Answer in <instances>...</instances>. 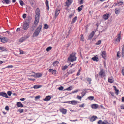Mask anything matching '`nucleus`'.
Instances as JSON below:
<instances>
[{
    "mask_svg": "<svg viewBox=\"0 0 124 124\" xmlns=\"http://www.w3.org/2000/svg\"><path fill=\"white\" fill-rule=\"evenodd\" d=\"M7 40V38L2 37L1 41L2 42L5 43L6 42Z\"/></svg>",
    "mask_w": 124,
    "mask_h": 124,
    "instance_id": "nucleus-15",
    "label": "nucleus"
},
{
    "mask_svg": "<svg viewBox=\"0 0 124 124\" xmlns=\"http://www.w3.org/2000/svg\"><path fill=\"white\" fill-rule=\"evenodd\" d=\"M29 24L26 21H25L23 24V28L24 30H27L29 28Z\"/></svg>",
    "mask_w": 124,
    "mask_h": 124,
    "instance_id": "nucleus-5",
    "label": "nucleus"
},
{
    "mask_svg": "<svg viewBox=\"0 0 124 124\" xmlns=\"http://www.w3.org/2000/svg\"><path fill=\"white\" fill-rule=\"evenodd\" d=\"M122 57L124 56V44L123 46L122 51Z\"/></svg>",
    "mask_w": 124,
    "mask_h": 124,
    "instance_id": "nucleus-27",
    "label": "nucleus"
},
{
    "mask_svg": "<svg viewBox=\"0 0 124 124\" xmlns=\"http://www.w3.org/2000/svg\"><path fill=\"white\" fill-rule=\"evenodd\" d=\"M0 49L2 51H4L5 50V48L2 46L0 47Z\"/></svg>",
    "mask_w": 124,
    "mask_h": 124,
    "instance_id": "nucleus-38",
    "label": "nucleus"
},
{
    "mask_svg": "<svg viewBox=\"0 0 124 124\" xmlns=\"http://www.w3.org/2000/svg\"><path fill=\"white\" fill-rule=\"evenodd\" d=\"M78 91H79V90L78 89L76 90L73 91V93H77V92H78Z\"/></svg>",
    "mask_w": 124,
    "mask_h": 124,
    "instance_id": "nucleus-60",
    "label": "nucleus"
},
{
    "mask_svg": "<svg viewBox=\"0 0 124 124\" xmlns=\"http://www.w3.org/2000/svg\"><path fill=\"white\" fill-rule=\"evenodd\" d=\"M115 13L116 14H118L120 12L119 10H117V9H115Z\"/></svg>",
    "mask_w": 124,
    "mask_h": 124,
    "instance_id": "nucleus-42",
    "label": "nucleus"
},
{
    "mask_svg": "<svg viewBox=\"0 0 124 124\" xmlns=\"http://www.w3.org/2000/svg\"><path fill=\"white\" fill-rule=\"evenodd\" d=\"M40 96L39 95L35 97V100H37V99H39L40 98Z\"/></svg>",
    "mask_w": 124,
    "mask_h": 124,
    "instance_id": "nucleus-49",
    "label": "nucleus"
},
{
    "mask_svg": "<svg viewBox=\"0 0 124 124\" xmlns=\"http://www.w3.org/2000/svg\"><path fill=\"white\" fill-rule=\"evenodd\" d=\"M13 66L12 65H8L7 66L6 68H12L13 67Z\"/></svg>",
    "mask_w": 124,
    "mask_h": 124,
    "instance_id": "nucleus-58",
    "label": "nucleus"
},
{
    "mask_svg": "<svg viewBox=\"0 0 124 124\" xmlns=\"http://www.w3.org/2000/svg\"><path fill=\"white\" fill-rule=\"evenodd\" d=\"M120 39V34H119L118 35L117 38L116 39V41L119 42Z\"/></svg>",
    "mask_w": 124,
    "mask_h": 124,
    "instance_id": "nucleus-24",
    "label": "nucleus"
},
{
    "mask_svg": "<svg viewBox=\"0 0 124 124\" xmlns=\"http://www.w3.org/2000/svg\"><path fill=\"white\" fill-rule=\"evenodd\" d=\"M83 0H81L79 4H82L83 3Z\"/></svg>",
    "mask_w": 124,
    "mask_h": 124,
    "instance_id": "nucleus-63",
    "label": "nucleus"
},
{
    "mask_svg": "<svg viewBox=\"0 0 124 124\" xmlns=\"http://www.w3.org/2000/svg\"><path fill=\"white\" fill-rule=\"evenodd\" d=\"M35 74L36 76V78L41 77L42 76V74L41 73H35Z\"/></svg>",
    "mask_w": 124,
    "mask_h": 124,
    "instance_id": "nucleus-18",
    "label": "nucleus"
},
{
    "mask_svg": "<svg viewBox=\"0 0 124 124\" xmlns=\"http://www.w3.org/2000/svg\"><path fill=\"white\" fill-rule=\"evenodd\" d=\"M5 110H7L8 111L9 110V108L8 106H6L5 108Z\"/></svg>",
    "mask_w": 124,
    "mask_h": 124,
    "instance_id": "nucleus-55",
    "label": "nucleus"
},
{
    "mask_svg": "<svg viewBox=\"0 0 124 124\" xmlns=\"http://www.w3.org/2000/svg\"><path fill=\"white\" fill-rule=\"evenodd\" d=\"M75 53H73L71 54L68 58V60L73 62L76 60V57H75Z\"/></svg>",
    "mask_w": 124,
    "mask_h": 124,
    "instance_id": "nucleus-3",
    "label": "nucleus"
},
{
    "mask_svg": "<svg viewBox=\"0 0 124 124\" xmlns=\"http://www.w3.org/2000/svg\"><path fill=\"white\" fill-rule=\"evenodd\" d=\"M26 14H23L22 16L23 18H24L25 19L26 18Z\"/></svg>",
    "mask_w": 124,
    "mask_h": 124,
    "instance_id": "nucleus-52",
    "label": "nucleus"
},
{
    "mask_svg": "<svg viewBox=\"0 0 124 124\" xmlns=\"http://www.w3.org/2000/svg\"><path fill=\"white\" fill-rule=\"evenodd\" d=\"M36 15L35 16V20L34 22V23L37 25L39 22L40 16V11L39 8L36 9L35 11Z\"/></svg>",
    "mask_w": 124,
    "mask_h": 124,
    "instance_id": "nucleus-1",
    "label": "nucleus"
},
{
    "mask_svg": "<svg viewBox=\"0 0 124 124\" xmlns=\"http://www.w3.org/2000/svg\"><path fill=\"white\" fill-rule=\"evenodd\" d=\"M92 59L94 61H95L96 62L98 61V59L97 57L96 56H94L92 58Z\"/></svg>",
    "mask_w": 124,
    "mask_h": 124,
    "instance_id": "nucleus-23",
    "label": "nucleus"
},
{
    "mask_svg": "<svg viewBox=\"0 0 124 124\" xmlns=\"http://www.w3.org/2000/svg\"><path fill=\"white\" fill-rule=\"evenodd\" d=\"M84 103L82 104L79 106V107H83L84 105Z\"/></svg>",
    "mask_w": 124,
    "mask_h": 124,
    "instance_id": "nucleus-62",
    "label": "nucleus"
},
{
    "mask_svg": "<svg viewBox=\"0 0 124 124\" xmlns=\"http://www.w3.org/2000/svg\"><path fill=\"white\" fill-rule=\"evenodd\" d=\"M52 47L51 46H49L46 49V50L47 51H49L51 49Z\"/></svg>",
    "mask_w": 124,
    "mask_h": 124,
    "instance_id": "nucleus-37",
    "label": "nucleus"
},
{
    "mask_svg": "<svg viewBox=\"0 0 124 124\" xmlns=\"http://www.w3.org/2000/svg\"><path fill=\"white\" fill-rule=\"evenodd\" d=\"M87 81L89 82V84H91V79L90 78H88L87 79Z\"/></svg>",
    "mask_w": 124,
    "mask_h": 124,
    "instance_id": "nucleus-43",
    "label": "nucleus"
},
{
    "mask_svg": "<svg viewBox=\"0 0 124 124\" xmlns=\"http://www.w3.org/2000/svg\"><path fill=\"white\" fill-rule=\"evenodd\" d=\"M60 112H62L63 114H65L67 112V110L64 108H61L60 109Z\"/></svg>",
    "mask_w": 124,
    "mask_h": 124,
    "instance_id": "nucleus-11",
    "label": "nucleus"
},
{
    "mask_svg": "<svg viewBox=\"0 0 124 124\" xmlns=\"http://www.w3.org/2000/svg\"><path fill=\"white\" fill-rule=\"evenodd\" d=\"M63 88H64L63 86H61L59 87L58 89L60 90H62L63 89Z\"/></svg>",
    "mask_w": 124,
    "mask_h": 124,
    "instance_id": "nucleus-46",
    "label": "nucleus"
},
{
    "mask_svg": "<svg viewBox=\"0 0 124 124\" xmlns=\"http://www.w3.org/2000/svg\"><path fill=\"white\" fill-rule=\"evenodd\" d=\"M108 81L109 82L112 83L113 82L114 80L112 77H110L108 78Z\"/></svg>",
    "mask_w": 124,
    "mask_h": 124,
    "instance_id": "nucleus-25",
    "label": "nucleus"
},
{
    "mask_svg": "<svg viewBox=\"0 0 124 124\" xmlns=\"http://www.w3.org/2000/svg\"><path fill=\"white\" fill-rule=\"evenodd\" d=\"M95 32L94 31H92V33L90 34L88 38V39H91L93 37V36L94 35V34H95Z\"/></svg>",
    "mask_w": 124,
    "mask_h": 124,
    "instance_id": "nucleus-10",
    "label": "nucleus"
},
{
    "mask_svg": "<svg viewBox=\"0 0 124 124\" xmlns=\"http://www.w3.org/2000/svg\"><path fill=\"white\" fill-rule=\"evenodd\" d=\"M98 107V105L96 104H93L92 105L91 107L93 109H96Z\"/></svg>",
    "mask_w": 124,
    "mask_h": 124,
    "instance_id": "nucleus-12",
    "label": "nucleus"
},
{
    "mask_svg": "<svg viewBox=\"0 0 124 124\" xmlns=\"http://www.w3.org/2000/svg\"><path fill=\"white\" fill-rule=\"evenodd\" d=\"M75 69H71L69 70L67 72L68 74H72L75 71Z\"/></svg>",
    "mask_w": 124,
    "mask_h": 124,
    "instance_id": "nucleus-13",
    "label": "nucleus"
},
{
    "mask_svg": "<svg viewBox=\"0 0 124 124\" xmlns=\"http://www.w3.org/2000/svg\"><path fill=\"white\" fill-rule=\"evenodd\" d=\"M0 96H2L6 98H8L6 93L4 92H0Z\"/></svg>",
    "mask_w": 124,
    "mask_h": 124,
    "instance_id": "nucleus-7",
    "label": "nucleus"
},
{
    "mask_svg": "<svg viewBox=\"0 0 124 124\" xmlns=\"http://www.w3.org/2000/svg\"><path fill=\"white\" fill-rule=\"evenodd\" d=\"M19 2L20 5L22 6H23V5H24V3L22 1L20 0Z\"/></svg>",
    "mask_w": 124,
    "mask_h": 124,
    "instance_id": "nucleus-36",
    "label": "nucleus"
},
{
    "mask_svg": "<svg viewBox=\"0 0 124 124\" xmlns=\"http://www.w3.org/2000/svg\"><path fill=\"white\" fill-rule=\"evenodd\" d=\"M20 54H23V52L22 50H20Z\"/></svg>",
    "mask_w": 124,
    "mask_h": 124,
    "instance_id": "nucleus-59",
    "label": "nucleus"
},
{
    "mask_svg": "<svg viewBox=\"0 0 124 124\" xmlns=\"http://www.w3.org/2000/svg\"><path fill=\"white\" fill-rule=\"evenodd\" d=\"M122 72L123 75H124V69L122 70Z\"/></svg>",
    "mask_w": 124,
    "mask_h": 124,
    "instance_id": "nucleus-64",
    "label": "nucleus"
},
{
    "mask_svg": "<svg viewBox=\"0 0 124 124\" xmlns=\"http://www.w3.org/2000/svg\"><path fill=\"white\" fill-rule=\"evenodd\" d=\"M17 105L18 107H23V105L21 102H17Z\"/></svg>",
    "mask_w": 124,
    "mask_h": 124,
    "instance_id": "nucleus-26",
    "label": "nucleus"
},
{
    "mask_svg": "<svg viewBox=\"0 0 124 124\" xmlns=\"http://www.w3.org/2000/svg\"><path fill=\"white\" fill-rule=\"evenodd\" d=\"M102 124H108V121L107 120H105L102 123Z\"/></svg>",
    "mask_w": 124,
    "mask_h": 124,
    "instance_id": "nucleus-39",
    "label": "nucleus"
},
{
    "mask_svg": "<svg viewBox=\"0 0 124 124\" xmlns=\"http://www.w3.org/2000/svg\"><path fill=\"white\" fill-rule=\"evenodd\" d=\"M97 117L95 116H93L90 119V121L93 122L95 121L97 119Z\"/></svg>",
    "mask_w": 124,
    "mask_h": 124,
    "instance_id": "nucleus-9",
    "label": "nucleus"
},
{
    "mask_svg": "<svg viewBox=\"0 0 124 124\" xmlns=\"http://www.w3.org/2000/svg\"><path fill=\"white\" fill-rule=\"evenodd\" d=\"M7 93L9 96H10L12 94V93L10 91H9L7 92Z\"/></svg>",
    "mask_w": 124,
    "mask_h": 124,
    "instance_id": "nucleus-44",
    "label": "nucleus"
},
{
    "mask_svg": "<svg viewBox=\"0 0 124 124\" xmlns=\"http://www.w3.org/2000/svg\"><path fill=\"white\" fill-rule=\"evenodd\" d=\"M18 111L20 113L23 112V109H19L18 110Z\"/></svg>",
    "mask_w": 124,
    "mask_h": 124,
    "instance_id": "nucleus-48",
    "label": "nucleus"
},
{
    "mask_svg": "<svg viewBox=\"0 0 124 124\" xmlns=\"http://www.w3.org/2000/svg\"><path fill=\"white\" fill-rule=\"evenodd\" d=\"M51 99V97L49 95L46 96L45 98L44 99V100L45 101H47L50 100Z\"/></svg>",
    "mask_w": 124,
    "mask_h": 124,
    "instance_id": "nucleus-14",
    "label": "nucleus"
},
{
    "mask_svg": "<svg viewBox=\"0 0 124 124\" xmlns=\"http://www.w3.org/2000/svg\"><path fill=\"white\" fill-rule=\"evenodd\" d=\"M83 8V5H81L80 6L78 7V11H80L82 10V8Z\"/></svg>",
    "mask_w": 124,
    "mask_h": 124,
    "instance_id": "nucleus-30",
    "label": "nucleus"
},
{
    "mask_svg": "<svg viewBox=\"0 0 124 124\" xmlns=\"http://www.w3.org/2000/svg\"><path fill=\"white\" fill-rule=\"evenodd\" d=\"M120 107L121 109H124V105L123 104L121 105Z\"/></svg>",
    "mask_w": 124,
    "mask_h": 124,
    "instance_id": "nucleus-57",
    "label": "nucleus"
},
{
    "mask_svg": "<svg viewBox=\"0 0 124 124\" xmlns=\"http://www.w3.org/2000/svg\"><path fill=\"white\" fill-rule=\"evenodd\" d=\"M86 92H87L86 91H82V92L81 93V94L82 97H83L85 95Z\"/></svg>",
    "mask_w": 124,
    "mask_h": 124,
    "instance_id": "nucleus-32",
    "label": "nucleus"
},
{
    "mask_svg": "<svg viewBox=\"0 0 124 124\" xmlns=\"http://www.w3.org/2000/svg\"><path fill=\"white\" fill-rule=\"evenodd\" d=\"M29 2L30 4L32 6H33L34 3V0H29Z\"/></svg>",
    "mask_w": 124,
    "mask_h": 124,
    "instance_id": "nucleus-31",
    "label": "nucleus"
},
{
    "mask_svg": "<svg viewBox=\"0 0 124 124\" xmlns=\"http://www.w3.org/2000/svg\"><path fill=\"white\" fill-rule=\"evenodd\" d=\"M78 102L75 100H72L70 101V103L72 105H75L77 104Z\"/></svg>",
    "mask_w": 124,
    "mask_h": 124,
    "instance_id": "nucleus-19",
    "label": "nucleus"
},
{
    "mask_svg": "<svg viewBox=\"0 0 124 124\" xmlns=\"http://www.w3.org/2000/svg\"><path fill=\"white\" fill-rule=\"evenodd\" d=\"M28 37L26 38L25 37H23L21 38L19 40V42H22L24 41Z\"/></svg>",
    "mask_w": 124,
    "mask_h": 124,
    "instance_id": "nucleus-17",
    "label": "nucleus"
},
{
    "mask_svg": "<svg viewBox=\"0 0 124 124\" xmlns=\"http://www.w3.org/2000/svg\"><path fill=\"white\" fill-rule=\"evenodd\" d=\"M72 87L71 86L69 87L66 89L68 90H71Z\"/></svg>",
    "mask_w": 124,
    "mask_h": 124,
    "instance_id": "nucleus-53",
    "label": "nucleus"
},
{
    "mask_svg": "<svg viewBox=\"0 0 124 124\" xmlns=\"http://www.w3.org/2000/svg\"><path fill=\"white\" fill-rule=\"evenodd\" d=\"M74 12L73 11V13L72 14H70L69 16V17L70 18H72L74 15Z\"/></svg>",
    "mask_w": 124,
    "mask_h": 124,
    "instance_id": "nucleus-40",
    "label": "nucleus"
},
{
    "mask_svg": "<svg viewBox=\"0 0 124 124\" xmlns=\"http://www.w3.org/2000/svg\"><path fill=\"white\" fill-rule=\"evenodd\" d=\"M103 122L101 120H99L98 122V124H102Z\"/></svg>",
    "mask_w": 124,
    "mask_h": 124,
    "instance_id": "nucleus-47",
    "label": "nucleus"
},
{
    "mask_svg": "<svg viewBox=\"0 0 124 124\" xmlns=\"http://www.w3.org/2000/svg\"><path fill=\"white\" fill-rule=\"evenodd\" d=\"M42 87L41 85H34L33 88L35 89H37L38 88H40Z\"/></svg>",
    "mask_w": 124,
    "mask_h": 124,
    "instance_id": "nucleus-22",
    "label": "nucleus"
},
{
    "mask_svg": "<svg viewBox=\"0 0 124 124\" xmlns=\"http://www.w3.org/2000/svg\"><path fill=\"white\" fill-rule=\"evenodd\" d=\"M105 72L103 69H101L99 72V75L101 77H103L105 76Z\"/></svg>",
    "mask_w": 124,
    "mask_h": 124,
    "instance_id": "nucleus-4",
    "label": "nucleus"
},
{
    "mask_svg": "<svg viewBox=\"0 0 124 124\" xmlns=\"http://www.w3.org/2000/svg\"><path fill=\"white\" fill-rule=\"evenodd\" d=\"M49 71L53 74H55L56 73V71L55 70L50 69L49 70Z\"/></svg>",
    "mask_w": 124,
    "mask_h": 124,
    "instance_id": "nucleus-8",
    "label": "nucleus"
},
{
    "mask_svg": "<svg viewBox=\"0 0 124 124\" xmlns=\"http://www.w3.org/2000/svg\"><path fill=\"white\" fill-rule=\"evenodd\" d=\"M84 38L83 37V35L81 34V39L82 41H83Z\"/></svg>",
    "mask_w": 124,
    "mask_h": 124,
    "instance_id": "nucleus-56",
    "label": "nucleus"
},
{
    "mask_svg": "<svg viewBox=\"0 0 124 124\" xmlns=\"http://www.w3.org/2000/svg\"><path fill=\"white\" fill-rule=\"evenodd\" d=\"M77 16H75L74 18H73L72 22L71 23H73L75 22L77 20Z\"/></svg>",
    "mask_w": 124,
    "mask_h": 124,
    "instance_id": "nucleus-29",
    "label": "nucleus"
},
{
    "mask_svg": "<svg viewBox=\"0 0 124 124\" xmlns=\"http://www.w3.org/2000/svg\"><path fill=\"white\" fill-rule=\"evenodd\" d=\"M94 97L93 96H90L88 97L87 99L90 100H93L94 99Z\"/></svg>",
    "mask_w": 124,
    "mask_h": 124,
    "instance_id": "nucleus-34",
    "label": "nucleus"
},
{
    "mask_svg": "<svg viewBox=\"0 0 124 124\" xmlns=\"http://www.w3.org/2000/svg\"><path fill=\"white\" fill-rule=\"evenodd\" d=\"M102 56L103 58L105 59V58L106 56V52L105 51H104L102 52Z\"/></svg>",
    "mask_w": 124,
    "mask_h": 124,
    "instance_id": "nucleus-21",
    "label": "nucleus"
},
{
    "mask_svg": "<svg viewBox=\"0 0 124 124\" xmlns=\"http://www.w3.org/2000/svg\"><path fill=\"white\" fill-rule=\"evenodd\" d=\"M68 68V66L66 65L64 67L62 68V70H65Z\"/></svg>",
    "mask_w": 124,
    "mask_h": 124,
    "instance_id": "nucleus-41",
    "label": "nucleus"
},
{
    "mask_svg": "<svg viewBox=\"0 0 124 124\" xmlns=\"http://www.w3.org/2000/svg\"><path fill=\"white\" fill-rule=\"evenodd\" d=\"M72 3L71 0H67V1L66 2V5L68 6H69Z\"/></svg>",
    "mask_w": 124,
    "mask_h": 124,
    "instance_id": "nucleus-20",
    "label": "nucleus"
},
{
    "mask_svg": "<svg viewBox=\"0 0 124 124\" xmlns=\"http://www.w3.org/2000/svg\"><path fill=\"white\" fill-rule=\"evenodd\" d=\"M3 1L7 4H8L10 3V1L9 0H4Z\"/></svg>",
    "mask_w": 124,
    "mask_h": 124,
    "instance_id": "nucleus-35",
    "label": "nucleus"
},
{
    "mask_svg": "<svg viewBox=\"0 0 124 124\" xmlns=\"http://www.w3.org/2000/svg\"><path fill=\"white\" fill-rule=\"evenodd\" d=\"M101 41L100 40H99L98 42L96 43V44L97 45H99L101 43Z\"/></svg>",
    "mask_w": 124,
    "mask_h": 124,
    "instance_id": "nucleus-50",
    "label": "nucleus"
},
{
    "mask_svg": "<svg viewBox=\"0 0 124 124\" xmlns=\"http://www.w3.org/2000/svg\"><path fill=\"white\" fill-rule=\"evenodd\" d=\"M60 13V10L57 9L56 10L55 13V16L56 17L58 16V14Z\"/></svg>",
    "mask_w": 124,
    "mask_h": 124,
    "instance_id": "nucleus-16",
    "label": "nucleus"
},
{
    "mask_svg": "<svg viewBox=\"0 0 124 124\" xmlns=\"http://www.w3.org/2000/svg\"><path fill=\"white\" fill-rule=\"evenodd\" d=\"M42 27V25H40L36 29L33 34V37H36L38 35L41 30Z\"/></svg>",
    "mask_w": 124,
    "mask_h": 124,
    "instance_id": "nucleus-2",
    "label": "nucleus"
},
{
    "mask_svg": "<svg viewBox=\"0 0 124 124\" xmlns=\"http://www.w3.org/2000/svg\"><path fill=\"white\" fill-rule=\"evenodd\" d=\"M58 63V62L57 61H55L53 63V65L54 66H56Z\"/></svg>",
    "mask_w": 124,
    "mask_h": 124,
    "instance_id": "nucleus-33",
    "label": "nucleus"
},
{
    "mask_svg": "<svg viewBox=\"0 0 124 124\" xmlns=\"http://www.w3.org/2000/svg\"><path fill=\"white\" fill-rule=\"evenodd\" d=\"M45 4L46 6L47 7V9L48 10H49V7L48 5V1L47 0H46Z\"/></svg>",
    "mask_w": 124,
    "mask_h": 124,
    "instance_id": "nucleus-28",
    "label": "nucleus"
},
{
    "mask_svg": "<svg viewBox=\"0 0 124 124\" xmlns=\"http://www.w3.org/2000/svg\"><path fill=\"white\" fill-rule=\"evenodd\" d=\"M115 91V93L116 95H117L118 94V92H119V90L118 89L117 90Z\"/></svg>",
    "mask_w": 124,
    "mask_h": 124,
    "instance_id": "nucleus-54",
    "label": "nucleus"
},
{
    "mask_svg": "<svg viewBox=\"0 0 124 124\" xmlns=\"http://www.w3.org/2000/svg\"><path fill=\"white\" fill-rule=\"evenodd\" d=\"M48 27V25L47 24H45L44 25V28L46 29H47Z\"/></svg>",
    "mask_w": 124,
    "mask_h": 124,
    "instance_id": "nucleus-51",
    "label": "nucleus"
},
{
    "mask_svg": "<svg viewBox=\"0 0 124 124\" xmlns=\"http://www.w3.org/2000/svg\"><path fill=\"white\" fill-rule=\"evenodd\" d=\"M110 15L111 14L110 13H106L103 16V18L104 20H106L109 18Z\"/></svg>",
    "mask_w": 124,
    "mask_h": 124,
    "instance_id": "nucleus-6",
    "label": "nucleus"
},
{
    "mask_svg": "<svg viewBox=\"0 0 124 124\" xmlns=\"http://www.w3.org/2000/svg\"><path fill=\"white\" fill-rule=\"evenodd\" d=\"M82 97V96H80L78 95L77 96V98L78 99L80 100H81V98Z\"/></svg>",
    "mask_w": 124,
    "mask_h": 124,
    "instance_id": "nucleus-45",
    "label": "nucleus"
},
{
    "mask_svg": "<svg viewBox=\"0 0 124 124\" xmlns=\"http://www.w3.org/2000/svg\"><path fill=\"white\" fill-rule=\"evenodd\" d=\"M31 9V8L30 7H28V8H27V10L28 11H28H29V10H30Z\"/></svg>",
    "mask_w": 124,
    "mask_h": 124,
    "instance_id": "nucleus-61",
    "label": "nucleus"
}]
</instances>
